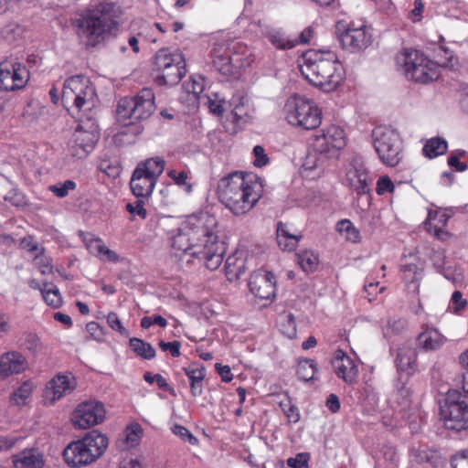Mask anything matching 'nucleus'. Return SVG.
<instances>
[{
  "mask_svg": "<svg viewBox=\"0 0 468 468\" xmlns=\"http://www.w3.org/2000/svg\"><path fill=\"white\" fill-rule=\"evenodd\" d=\"M216 219L207 217L205 222L179 228L171 238V247L176 252L187 253L203 261L208 270H217L222 263L226 246L219 239Z\"/></svg>",
  "mask_w": 468,
  "mask_h": 468,
  "instance_id": "nucleus-1",
  "label": "nucleus"
},
{
  "mask_svg": "<svg viewBox=\"0 0 468 468\" xmlns=\"http://www.w3.org/2000/svg\"><path fill=\"white\" fill-rule=\"evenodd\" d=\"M300 71L312 85L324 91L335 90L344 80V69L333 52L309 50L303 56Z\"/></svg>",
  "mask_w": 468,
  "mask_h": 468,
  "instance_id": "nucleus-2",
  "label": "nucleus"
},
{
  "mask_svg": "<svg viewBox=\"0 0 468 468\" xmlns=\"http://www.w3.org/2000/svg\"><path fill=\"white\" fill-rule=\"evenodd\" d=\"M261 192V183L248 180L240 172L221 178L218 185L219 201L236 216L249 212L260 199Z\"/></svg>",
  "mask_w": 468,
  "mask_h": 468,
  "instance_id": "nucleus-3",
  "label": "nucleus"
},
{
  "mask_svg": "<svg viewBox=\"0 0 468 468\" xmlns=\"http://www.w3.org/2000/svg\"><path fill=\"white\" fill-rule=\"evenodd\" d=\"M121 16V6L114 2L104 0L95 5L80 22L87 45L95 47L103 41L106 35L118 27Z\"/></svg>",
  "mask_w": 468,
  "mask_h": 468,
  "instance_id": "nucleus-4",
  "label": "nucleus"
},
{
  "mask_svg": "<svg viewBox=\"0 0 468 468\" xmlns=\"http://www.w3.org/2000/svg\"><path fill=\"white\" fill-rule=\"evenodd\" d=\"M62 101L72 102L69 109L73 118L97 117L98 96L95 87L83 75L68 78L63 85Z\"/></svg>",
  "mask_w": 468,
  "mask_h": 468,
  "instance_id": "nucleus-5",
  "label": "nucleus"
},
{
  "mask_svg": "<svg viewBox=\"0 0 468 468\" xmlns=\"http://www.w3.org/2000/svg\"><path fill=\"white\" fill-rule=\"evenodd\" d=\"M108 438L98 430H92L82 439L70 442L63 451L68 465L80 468L98 460L108 447Z\"/></svg>",
  "mask_w": 468,
  "mask_h": 468,
  "instance_id": "nucleus-6",
  "label": "nucleus"
},
{
  "mask_svg": "<svg viewBox=\"0 0 468 468\" xmlns=\"http://www.w3.org/2000/svg\"><path fill=\"white\" fill-rule=\"evenodd\" d=\"M155 109L154 94L151 89H143L134 97L122 98L117 104L116 117L124 126L149 118Z\"/></svg>",
  "mask_w": 468,
  "mask_h": 468,
  "instance_id": "nucleus-7",
  "label": "nucleus"
},
{
  "mask_svg": "<svg viewBox=\"0 0 468 468\" xmlns=\"http://www.w3.org/2000/svg\"><path fill=\"white\" fill-rule=\"evenodd\" d=\"M284 114L290 124L305 130L315 129L322 122V112L317 105L308 98L296 94L287 100Z\"/></svg>",
  "mask_w": 468,
  "mask_h": 468,
  "instance_id": "nucleus-8",
  "label": "nucleus"
},
{
  "mask_svg": "<svg viewBox=\"0 0 468 468\" xmlns=\"http://www.w3.org/2000/svg\"><path fill=\"white\" fill-rule=\"evenodd\" d=\"M397 63L403 69L408 80L420 83H429L438 79V67L418 50H405L397 57Z\"/></svg>",
  "mask_w": 468,
  "mask_h": 468,
  "instance_id": "nucleus-9",
  "label": "nucleus"
},
{
  "mask_svg": "<svg viewBox=\"0 0 468 468\" xmlns=\"http://www.w3.org/2000/svg\"><path fill=\"white\" fill-rule=\"evenodd\" d=\"M373 145L381 162L388 166L398 165L403 158V141L391 127L378 126L372 132Z\"/></svg>",
  "mask_w": 468,
  "mask_h": 468,
  "instance_id": "nucleus-10",
  "label": "nucleus"
},
{
  "mask_svg": "<svg viewBox=\"0 0 468 468\" xmlns=\"http://www.w3.org/2000/svg\"><path fill=\"white\" fill-rule=\"evenodd\" d=\"M468 396L459 389L447 392L440 406L441 420L446 429L461 431L468 430Z\"/></svg>",
  "mask_w": 468,
  "mask_h": 468,
  "instance_id": "nucleus-11",
  "label": "nucleus"
},
{
  "mask_svg": "<svg viewBox=\"0 0 468 468\" xmlns=\"http://www.w3.org/2000/svg\"><path fill=\"white\" fill-rule=\"evenodd\" d=\"M78 126L73 134L72 155L85 157L95 146L100 138L97 117L75 118Z\"/></svg>",
  "mask_w": 468,
  "mask_h": 468,
  "instance_id": "nucleus-12",
  "label": "nucleus"
},
{
  "mask_svg": "<svg viewBox=\"0 0 468 468\" xmlns=\"http://www.w3.org/2000/svg\"><path fill=\"white\" fill-rule=\"evenodd\" d=\"M345 145V133L335 125L321 130L314 136L313 143L314 150L327 159L337 157Z\"/></svg>",
  "mask_w": 468,
  "mask_h": 468,
  "instance_id": "nucleus-13",
  "label": "nucleus"
},
{
  "mask_svg": "<svg viewBox=\"0 0 468 468\" xmlns=\"http://www.w3.org/2000/svg\"><path fill=\"white\" fill-rule=\"evenodd\" d=\"M105 409L101 402L90 400L80 403L72 414L71 420L79 429H89L103 421Z\"/></svg>",
  "mask_w": 468,
  "mask_h": 468,
  "instance_id": "nucleus-14",
  "label": "nucleus"
},
{
  "mask_svg": "<svg viewBox=\"0 0 468 468\" xmlns=\"http://www.w3.org/2000/svg\"><path fill=\"white\" fill-rule=\"evenodd\" d=\"M28 71L19 62L3 61L0 63V87L5 90H15L25 86Z\"/></svg>",
  "mask_w": 468,
  "mask_h": 468,
  "instance_id": "nucleus-15",
  "label": "nucleus"
},
{
  "mask_svg": "<svg viewBox=\"0 0 468 468\" xmlns=\"http://www.w3.org/2000/svg\"><path fill=\"white\" fill-rule=\"evenodd\" d=\"M337 37L342 47L351 52L367 48L372 41V36L365 26L347 27L344 32L338 33Z\"/></svg>",
  "mask_w": 468,
  "mask_h": 468,
  "instance_id": "nucleus-16",
  "label": "nucleus"
},
{
  "mask_svg": "<svg viewBox=\"0 0 468 468\" xmlns=\"http://www.w3.org/2000/svg\"><path fill=\"white\" fill-rule=\"evenodd\" d=\"M249 287L256 297L269 300L275 295V276L271 271H258L250 275Z\"/></svg>",
  "mask_w": 468,
  "mask_h": 468,
  "instance_id": "nucleus-17",
  "label": "nucleus"
},
{
  "mask_svg": "<svg viewBox=\"0 0 468 468\" xmlns=\"http://www.w3.org/2000/svg\"><path fill=\"white\" fill-rule=\"evenodd\" d=\"M369 176L363 164L357 160L350 164L346 172V182L348 186L355 191L357 196L369 194Z\"/></svg>",
  "mask_w": 468,
  "mask_h": 468,
  "instance_id": "nucleus-18",
  "label": "nucleus"
},
{
  "mask_svg": "<svg viewBox=\"0 0 468 468\" xmlns=\"http://www.w3.org/2000/svg\"><path fill=\"white\" fill-rule=\"evenodd\" d=\"M332 366L336 376L346 383L353 384L356 381L358 375L357 366L344 351L340 349L335 351Z\"/></svg>",
  "mask_w": 468,
  "mask_h": 468,
  "instance_id": "nucleus-19",
  "label": "nucleus"
},
{
  "mask_svg": "<svg viewBox=\"0 0 468 468\" xmlns=\"http://www.w3.org/2000/svg\"><path fill=\"white\" fill-rule=\"evenodd\" d=\"M27 367V360L19 352L10 351L0 356V376L7 378L14 374H21Z\"/></svg>",
  "mask_w": 468,
  "mask_h": 468,
  "instance_id": "nucleus-20",
  "label": "nucleus"
},
{
  "mask_svg": "<svg viewBox=\"0 0 468 468\" xmlns=\"http://www.w3.org/2000/svg\"><path fill=\"white\" fill-rule=\"evenodd\" d=\"M186 74V60L182 53H180V59L174 61L170 68L160 74L154 75V82L159 85L174 86L177 84Z\"/></svg>",
  "mask_w": 468,
  "mask_h": 468,
  "instance_id": "nucleus-21",
  "label": "nucleus"
},
{
  "mask_svg": "<svg viewBox=\"0 0 468 468\" xmlns=\"http://www.w3.org/2000/svg\"><path fill=\"white\" fill-rule=\"evenodd\" d=\"M447 341V338L436 328L426 325L417 337L420 348L426 352L440 349Z\"/></svg>",
  "mask_w": 468,
  "mask_h": 468,
  "instance_id": "nucleus-22",
  "label": "nucleus"
},
{
  "mask_svg": "<svg viewBox=\"0 0 468 468\" xmlns=\"http://www.w3.org/2000/svg\"><path fill=\"white\" fill-rule=\"evenodd\" d=\"M74 388L72 379L67 376L57 375L48 383L45 395L48 399L55 401L69 394Z\"/></svg>",
  "mask_w": 468,
  "mask_h": 468,
  "instance_id": "nucleus-23",
  "label": "nucleus"
},
{
  "mask_svg": "<svg viewBox=\"0 0 468 468\" xmlns=\"http://www.w3.org/2000/svg\"><path fill=\"white\" fill-rule=\"evenodd\" d=\"M395 364L399 371L412 375L417 368V351L408 344L398 348Z\"/></svg>",
  "mask_w": 468,
  "mask_h": 468,
  "instance_id": "nucleus-24",
  "label": "nucleus"
},
{
  "mask_svg": "<svg viewBox=\"0 0 468 468\" xmlns=\"http://www.w3.org/2000/svg\"><path fill=\"white\" fill-rule=\"evenodd\" d=\"M156 181L143 174L141 170L134 169L130 186L133 194L138 198H147L153 193Z\"/></svg>",
  "mask_w": 468,
  "mask_h": 468,
  "instance_id": "nucleus-25",
  "label": "nucleus"
},
{
  "mask_svg": "<svg viewBox=\"0 0 468 468\" xmlns=\"http://www.w3.org/2000/svg\"><path fill=\"white\" fill-rule=\"evenodd\" d=\"M16 468H42L45 464L43 454L36 449H26L13 456Z\"/></svg>",
  "mask_w": 468,
  "mask_h": 468,
  "instance_id": "nucleus-26",
  "label": "nucleus"
},
{
  "mask_svg": "<svg viewBox=\"0 0 468 468\" xmlns=\"http://www.w3.org/2000/svg\"><path fill=\"white\" fill-rule=\"evenodd\" d=\"M450 215L446 210H430L426 220V229L430 233H433L438 239H443L444 235H448L443 230L446 226Z\"/></svg>",
  "mask_w": 468,
  "mask_h": 468,
  "instance_id": "nucleus-27",
  "label": "nucleus"
},
{
  "mask_svg": "<svg viewBox=\"0 0 468 468\" xmlns=\"http://www.w3.org/2000/svg\"><path fill=\"white\" fill-rule=\"evenodd\" d=\"M184 371L190 382L191 394L198 397L203 393V380L206 377V368L203 365L192 364L184 367Z\"/></svg>",
  "mask_w": 468,
  "mask_h": 468,
  "instance_id": "nucleus-28",
  "label": "nucleus"
},
{
  "mask_svg": "<svg viewBox=\"0 0 468 468\" xmlns=\"http://www.w3.org/2000/svg\"><path fill=\"white\" fill-rule=\"evenodd\" d=\"M213 67L222 75L229 76L234 74V67L231 58L228 53L222 52V47L214 48L211 51Z\"/></svg>",
  "mask_w": 468,
  "mask_h": 468,
  "instance_id": "nucleus-29",
  "label": "nucleus"
},
{
  "mask_svg": "<svg viewBox=\"0 0 468 468\" xmlns=\"http://www.w3.org/2000/svg\"><path fill=\"white\" fill-rule=\"evenodd\" d=\"M245 259L241 253L235 254L227 258L225 262V271L229 281L238 280L245 271Z\"/></svg>",
  "mask_w": 468,
  "mask_h": 468,
  "instance_id": "nucleus-30",
  "label": "nucleus"
},
{
  "mask_svg": "<svg viewBox=\"0 0 468 468\" xmlns=\"http://www.w3.org/2000/svg\"><path fill=\"white\" fill-rule=\"evenodd\" d=\"M165 165V162L163 158L154 157L139 163L135 169L141 170L143 174L157 181L158 177L164 172Z\"/></svg>",
  "mask_w": 468,
  "mask_h": 468,
  "instance_id": "nucleus-31",
  "label": "nucleus"
},
{
  "mask_svg": "<svg viewBox=\"0 0 468 468\" xmlns=\"http://www.w3.org/2000/svg\"><path fill=\"white\" fill-rule=\"evenodd\" d=\"M180 53L178 51L170 52L165 48L160 49L154 57V71L155 75L164 73L174 61L180 59Z\"/></svg>",
  "mask_w": 468,
  "mask_h": 468,
  "instance_id": "nucleus-32",
  "label": "nucleus"
},
{
  "mask_svg": "<svg viewBox=\"0 0 468 468\" xmlns=\"http://www.w3.org/2000/svg\"><path fill=\"white\" fill-rule=\"evenodd\" d=\"M317 371L318 367L314 360L303 359L298 363L296 373L299 379L308 382L314 379V376Z\"/></svg>",
  "mask_w": 468,
  "mask_h": 468,
  "instance_id": "nucleus-33",
  "label": "nucleus"
},
{
  "mask_svg": "<svg viewBox=\"0 0 468 468\" xmlns=\"http://www.w3.org/2000/svg\"><path fill=\"white\" fill-rule=\"evenodd\" d=\"M129 344L132 350L144 359H152L155 356L154 348L140 338H131Z\"/></svg>",
  "mask_w": 468,
  "mask_h": 468,
  "instance_id": "nucleus-34",
  "label": "nucleus"
},
{
  "mask_svg": "<svg viewBox=\"0 0 468 468\" xmlns=\"http://www.w3.org/2000/svg\"><path fill=\"white\" fill-rule=\"evenodd\" d=\"M446 151L447 142L440 137L430 139L423 147V153L429 158L437 157Z\"/></svg>",
  "mask_w": 468,
  "mask_h": 468,
  "instance_id": "nucleus-35",
  "label": "nucleus"
},
{
  "mask_svg": "<svg viewBox=\"0 0 468 468\" xmlns=\"http://www.w3.org/2000/svg\"><path fill=\"white\" fill-rule=\"evenodd\" d=\"M42 296L45 302L54 307L58 308L62 303V298L60 292L56 285L49 282L43 283V289H41Z\"/></svg>",
  "mask_w": 468,
  "mask_h": 468,
  "instance_id": "nucleus-36",
  "label": "nucleus"
},
{
  "mask_svg": "<svg viewBox=\"0 0 468 468\" xmlns=\"http://www.w3.org/2000/svg\"><path fill=\"white\" fill-rule=\"evenodd\" d=\"M267 37L279 49H291L295 47V41L287 37L282 30H271L268 32Z\"/></svg>",
  "mask_w": 468,
  "mask_h": 468,
  "instance_id": "nucleus-37",
  "label": "nucleus"
},
{
  "mask_svg": "<svg viewBox=\"0 0 468 468\" xmlns=\"http://www.w3.org/2000/svg\"><path fill=\"white\" fill-rule=\"evenodd\" d=\"M34 389L33 383L29 380L23 382V384L13 392L11 395V401L16 406H23L26 404L27 399L31 396Z\"/></svg>",
  "mask_w": 468,
  "mask_h": 468,
  "instance_id": "nucleus-38",
  "label": "nucleus"
},
{
  "mask_svg": "<svg viewBox=\"0 0 468 468\" xmlns=\"http://www.w3.org/2000/svg\"><path fill=\"white\" fill-rule=\"evenodd\" d=\"M298 264L303 271L309 272L314 271L318 265V257L311 250H304L297 255Z\"/></svg>",
  "mask_w": 468,
  "mask_h": 468,
  "instance_id": "nucleus-39",
  "label": "nucleus"
},
{
  "mask_svg": "<svg viewBox=\"0 0 468 468\" xmlns=\"http://www.w3.org/2000/svg\"><path fill=\"white\" fill-rule=\"evenodd\" d=\"M336 229L340 233L346 235V239L356 242L359 239V231L354 227L352 222L348 219H342L336 225Z\"/></svg>",
  "mask_w": 468,
  "mask_h": 468,
  "instance_id": "nucleus-40",
  "label": "nucleus"
},
{
  "mask_svg": "<svg viewBox=\"0 0 468 468\" xmlns=\"http://www.w3.org/2000/svg\"><path fill=\"white\" fill-rule=\"evenodd\" d=\"M20 346L32 354H37L41 349L38 336L34 333H25Z\"/></svg>",
  "mask_w": 468,
  "mask_h": 468,
  "instance_id": "nucleus-41",
  "label": "nucleus"
},
{
  "mask_svg": "<svg viewBox=\"0 0 468 468\" xmlns=\"http://www.w3.org/2000/svg\"><path fill=\"white\" fill-rule=\"evenodd\" d=\"M250 106L241 100L231 112L233 122L236 123L247 122L249 119Z\"/></svg>",
  "mask_w": 468,
  "mask_h": 468,
  "instance_id": "nucleus-42",
  "label": "nucleus"
},
{
  "mask_svg": "<svg viewBox=\"0 0 468 468\" xmlns=\"http://www.w3.org/2000/svg\"><path fill=\"white\" fill-rule=\"evenodd\" d=\"M48 188L58 197H65L69 195V190L76 188V183L73 180H66L56 185H51Z\"/></svg>",
  "mask_w": 468,
  "mask_h": 468,
  "instance_id": "nucleus-43",
  "label": "nucleus"
},
{
  "mask_svg": "<svg viewBox=\"0 0 468 468\" xmlns=\"http://www.w3.org/2000/svg\"><path fill=\"white\" fill-rule=\"evenodd\" d=\"M205 103L207 105L209 112L218 116L221 115L224 112V101L218 98V93L207 95Z\"/></svg>",
  "mask_w": 468,
  "mask_h": 468,
  "instance_id": "nucleus-44",
  "label": "nucleus"
},
{
  "mask_svg": "<svg viewBox=\"0 0 468 468\" xmlns=\"http://www.w3.org/2000/svg\"><path fill=\"white\" fill-rule=\"evenodd\" d=\"M168 176L175 181V183L180 186H183L186 192L190 193L192 191V185L187 183L188 175L186 171L170 170Z\"/></svg>",
  "mask_w": 468,
  "mask_h": 468,
  "instance_id": "nucleus-45",
  "label": "nucleus"
},
{
  "mask_svg": "<svg viewBox=\"0 0 468 468\" xmlns=\"http://www.w3.org/2000/svg\"><path fill=\"white\" fill-rule=\"evenodd\" d=\"M144 430L138 423L132 424L127 429L126 441L132 447L139 444V441L143 436Z\"/></svg>",
  "mask_w": 468,
  "mask_h": 468,
  "instance_id": "nucleus-46",
  "label": "nucleus"
},
{
  "mask_svg": "<svg viewBox=\"0 0 468 468\" xmlns=\"http://www.w3.org/2000/svg\"><path fill=\"white\" fill-rule=\"evenodd\" d=\"M283 324H281L282 331L289 338H293L296 335V324L295 318L292 314H285L282 317Z\"/></svg>",
  "mask_w": 468,
  "mask_h": 468,
  "instance_id": "nucleus-47",
  "label": "nucleus"
},
{
  "mask_svg": "<svg viewBox=\"0 0 468 468\" xmlns=\"http://www.w3.org/2000/svg\"><path fill=\"white\" fill-rule=\"evenodd\" d=\"M94 249L100 255H103L109 261L116 262L119 260V256L112 250L107 248L101 239L94 240Z\"/></svg>",
  "mask_w": 468,
  "mask_h": 468,
  "instance_id": "nucleus-48",
  "label": "nucleus"
},
{
  "mask_svg": "<svg viewBox=\"0 0 468 468\" xmlns=\"http://www.w3.org/2000/svg\"><path fill=\"white\" fill-rule=\"evenodd\" d=\"M172 431L175 435L180 437L183 441H188L191 445L197 443V439L182 425L175 424L172 427Z\"/></svg>",
  "mask_w": 468,
  "mask_h": 468,
  "instance_id": "nucleus-49",
  "label": "nucleus"
},
{
  "mask_svg": "<svg viewBox=\"0 0 468 468\" xmlns=\"http://www.w3.org/2000/svg\"><path fill=\"white\" fill-rule=\"evenodd\" d=\"M300 237H286L283 234H277V242L281 249L292 250L297 246Z\"/></svg>",
  "mask_w": 468,
  "mask_h": 468,
  "instance_id": "nucleus-50",
  "label": "nucleus"
},
{
  "mask_svg": "<svg viewBox=\"0 0 468 468\" xmlns=\"http://www.w3.org/2000/svg\"><path fill=\"white\" fill-rule=\"evenodd\" d=\"M126 209L133 215H138L141 218L144 219L147 216V211L144 207V198H138L134 203H128Z\"/></svg>",
  "mask_w": 468,
  "mask_h": 468,
  "instance_id": "nucleus-51",
  "label": "nucleus"
},
{
  "mask_svg": "<svg viewBox=\"0 0 468 468\" xmlns=\"http://www.w3.org/2000/svg\"><path fill=\"white\" fill-rule=\"evenodd\" d=\"M309 454L301 452L295 457L287 459L286 463L289 467L292 468H309Z\"/></svg>",
  "mask_w": 468,
  "mask_h": 468,
  "instance_id": "nucleus-52",
  "label": "nucleus"
},
{
  "mask_svg": "<svg viewBox=\"0 0 468 468\" xmlns=\"http://www.w3.org/2000/svg\"><path fill=\"white\" fill-rule=\"evenodd\" d=\"M107 323L112 329L118 331L122 335H128V331L123 327L116 313L111 312L107 315Z\"/></svg>",
  "mask_w": 468,
  "mask_h": 468,
  "instance_id": "nucleus-53",
  "label": "nucleus"
},
{
  "mask_svg": "<svg viewBox=\"0 0 468 468\" xmlns=\"http://www.w3.org/2000/svg\"><path fill=\"white\" fill-rule=\"evenodd\" d=\"M44 249H40L39 254L36 255L34 258L35 263L39 267L40 272L42 274H48L52 272V265L47 258L43 257Z\"/></svg>",
  "mask_w": 468,
  "mask_h": 468,
  "instance_id": "nucleus-54",
  "label": "nucleus"
},
{
  "mask_svg": "<svg viewBox=\"0 0 468 468\" xmlns=\"http://www.w3.org/2000/svg\"><path fill=\"white\" fill-rule=\"evenodd\" d=\"M253 154L255 156V160L253 162L256 167H262L269 163V157L265 154V150L261 145H256L253 148Z\"/></svg>",
  "mask_w": 468,
  "mask_h": 468,
  "instance_id": "nucleus-55",
  "label": "nucleus"
},
{
  "mask_svg": "<svg viewBox=\"0 0 468 468\" xmlns=\"http://www.w3.org/2000/svg\"><path fill=\"white\" fill-rule=\"evenodd\" d=\"M397 393L399 399H401L400 403H408L411 395V390L406 385V381H402L399 378L396 384Z\"/></svg>",
  "mask_w": 468,
  "mask_h": 468,
  "instance_id": "nucleus-56",
  "label": "nucleus"
},
{
  "mask_svg": "<svg viewBox=\"0 0 468 468\" xmlns=\"http://www.w3.org/2000/svg\"><path fill=\"white\" fill-rule=\"evenodd\" d=\"M394 188H395L394 184L388 176H382L378 180L377 193L378 195H383L387 192L391 193L394 191Z\"/></svg>",
  "mask_w": 468,
  "mask_h": 468,
  "instance_id": "nucleus-57",
  "label": "nucleus"
},
{
  "mask_svg": "<svg viewBox=\"0 0 468 468\" xmlns=\"http://www.w3.org/2000/svg\"><path fill=\"white\" fill-rule=\"evenodd\" d=\"M180 342L173 341V342H165L160 341L159 346L163 351H169L174 357H178L180 356Z\"/></svg>",
  "mask_w": 468,
  "mask_h": 468,
  "instance_id": "nucleus-58",
  "label": "nucleus"
},
{
  "mask_svg": "<svg viewBox=\"0 0 468 468\" xmlns=\"http://www.w3.org/2000/svg\"><path fill=\"white\" fill-rule=\"evenodd\" d=\"M451 303L454 313H458L466 306L467 301L463 297L460 291H454L451 298Z\"/></svg>",
  "mask_w": 468,
  "mask_h": 468,
  "instance_id": "nucleus-59",
  "label": "nucleus"
},
{
  "mask_svg": "<svg viewBox=\"0 0 468 468\" xmlns=\"http://www.w3.org/2000/svg\"><path fill=\"white\" fill-rule=\"evenodd\" d=\"M281 407L285 413V415L292 420L293 422L299 420V413L298 410L295 406L291 405L290 401L282 402Z\"/></svg>",
  "mask_w": 468,
  "mask_h": 468,
  "instance_id": "nucleus-60",
  "label": "nucleus"
},
{
  "mask_svg": "<svg viewBox=\"0 0 468 468\" xmlns=\"http://www.w3.org/2000/svg\"><path fill=\"white\" fill-rule=\"evenodd\" d=\"M215 367L222 381L230 382L232 380L233 375L231 374V369L229 366H223L219 363H217Z\"/></svg>",
  "mask_w": 468,
  "mask_h": 468,
  "instance_id": "nucleus-61",
  "label": "nucleus"
},
{
  "mask_svg": "<svg viewBox=\"0 0 468 468\" xmlns=\"http://www.w3.org/2000/svg\"><path fill=\"white\" fill-rule=\"evenodd\" d=\"M452 468H468V453L456 454L452 460Z\"/></svg>",
  "mask_w": 468,
  "mask_h": 468,
  "instance_id": "nucleus-62",
  "label": "nucleus"
},
{
  "mask_svg": "<svg viewBox=\"0 0 468 468\" xmlns=\"http://www.w3.org/2000/svg\"><path fill=\"white\" fill-rule=\"evenodd\" d=\"M20 246L30 252L38 250V244L32 236L23 238L20 241Z\"/></svg>",
  "mask_w": 468,
  "mask_h": 468,
  "instance_id": "nucleus-63",
  "label": "nucleus"
},
{
  "mask_svg": "<svg viewBox=\"0 0 468 468\" xmlns=\"http://www.w3.org/2000/svg\"><path fill=\"white\" fill-rule=\"evenodd\" d=\"M325 406L332 413H336L340 410V401L335 394H330L325 401Z\"/></svg>",
  "mask_w": 468,
  "mask_h": 468,
  "instance_id": "nucleus-64",
  "label": "nucleus"
}]
</instances>
